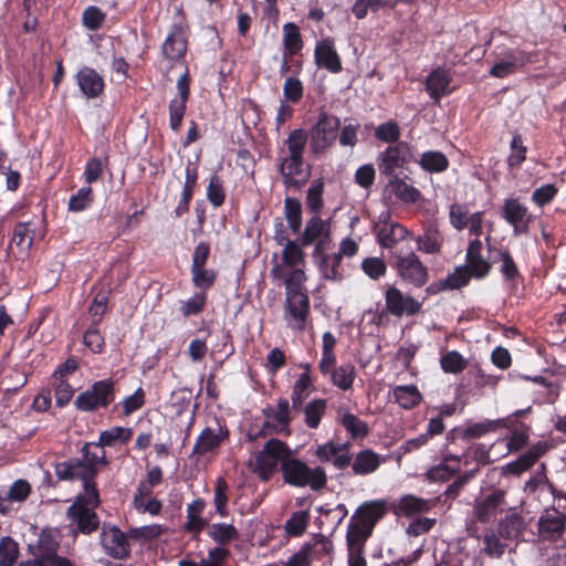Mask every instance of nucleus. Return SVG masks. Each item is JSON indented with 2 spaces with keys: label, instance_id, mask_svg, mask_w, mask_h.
Returning a JSON list of instances; mask_svg holds the SVG:
<instances>
[{
  "label": "nucleus",
  "instance_id": "obj_1",
  "mask_svg": "<svg viewBox=\"0 0 566 566\" xmlns=\"http://www.w3.org/2000/svg\"><path fill=\"white\" fill-rule=\"evenodd\" d=\"M528 523L525 517L514 509H509L506 514L502 516L496 527L481 528L476 523H468L467 530L471 537L482 539L483 552L490 558H501L509 544L516 545L524 542V533Z\"/></svg>",
  "mask_w": 566,
  "mask_h": 566
},
{
  "label": "nucleus",
  "instance_id": "obj_2",
  "mask_svg": "<svg viewBox=\"0 0 566 566\" xmlns=\"http://www.w3.org/2000/svg\"><path fill=\"white\" fill-rule=\"evenodd\" d=\"M306 274L303 269L291 270L285 280L284 316L289 327L302 332L311 316V301L304 287Z\"/></svg>",
  "mask_w": 566,
  "mask_h": 566
},
{
  "label": "nucleus",
  "instance_id": "obj_3",
  "mask_svg": "<svg viewBox=\"0 0 566 566\" xmlns=\"http://www.w3.org/2000/svg\"><path fill=\"white\" fill-rule=\"evenodd\" d=\"M282 481L293 488H310L314 492L322 491L327 484V474L323 467H310L292 451L287 461L280 468Z\"/></svg>",
  "mask_w": 566,
  "mask_h": 566
},
{
  "label": "nucleus",
  "instance_id": "obj_4",
  "mask_svg": "<svg viewBox=\"0 0 566 566\" xmlns=\"http://www.w3.org/2000/svg\"><path fill=\"white\" fill-rule=\"evenodd\" d=\"M99 491L96 497L91 493H80L66 510L73 534L91 535L99 527L101 521L95 510L101 505Z\"/></svg>",
  "mask_w": 566,
  "mask_h": 566
},
{
  "label": "nucleus",
  "instance_id": "obj_5",
  "mask_svg": "<svg viewBox=\"0 0 566 566\" xmlns=\"http://www.w3.org/2000/svg\"><path fill=\"white\" fill-rule=\"evenodd\" d=\"M292 449L289 444L277 438L268 440L262 450L253 453L249 467L262 482H269L277 468L283 465L284 461L291 455Z\"/></svg>",
  "mask_w": 566,
  "mask_h": 566
},
{
  "label": "nucleus",
  "instance_id": "obj_6",
  "mask_svg": "<svg viewBox=\"0 0 566 566\" xmlns=\"http://www.w3.org/2000/svg\"><path fill=\"white\" fill-rule=\"evenodd\" d=\"M176 20L161 45V54L172 67L185 60L188 51L189 25L186 21L182 6L176 7Z\"/></svg>",
  "mask_w": 566,
  "mask_h": 566
},
{
  "label": "nucleus",
  "instance_id": "obj_7",
  "mask_svg": "<svg viewBox=\"0 0 566 566\" xmlns=\"http://www.w3.org/2000/svg\"><path fill=\"white\" fill-rule=\"evenodd\" d=\"M411 161H416L415 147L408 142L388 145L376 158L380 176L387 179L399 176Z\"/></svg>",
  "mask_w": 566,
  "mask_h": 566
},
{
  "label": "nucleus",
  "instance_id": "obj_8",
  "mask_svg": "<svg viewBox=\"0 0 566 566\" xmlns=\"http://www.w3.org/2000/svg\"><path fill=\"white\" fill-rule=\"evenodd\" d=\"M116 382L112 378L94 381L93 385L76 396L74 407L82 412H95L106 409L115 400Z\"/></svg>",
  "mask_w": 566,
  "mask_h": 566
},
{
  "label": "nucleus",
  "instance_id": "obj_9",
  "mask_svg": "<svg viewBox=\"0 0 566 566\" xmlns=\"http://www.w3.org/2000/svg\"><path fill=\"white\" fill-rule=\"evenodd\" d=\"M340 120L337 116L321 111L316 124L310 132L311 150L315 155L324 154L337 139Z\"/></svg>",
  "mask_w": 566,
  "mask_h": 566
},
{
  "label": "nucleus",
  "instance_id": "obj_10",
  "mask_svg": "<svg viewBox=\"0 0 566 566\" xmlns=\"http://www.w3.org/2000/svg\"><path fill=\"white\" fill-rule=\"evenodd\" d=\"M391 266L403 283L413 287L420 289L429 281L428 268L413 251L406 255H396Z\"/></svg>",
  "mask_w": 566,
  "mask_h": 566
},
{
  "label": "nucleus",
  "instance_id": "obj_11",
  "mask_svg": "<svg viewBox=\"0 0 566 566\" xmlns=\"http://www.w3.org/2000/svg\"><path fill=\"white\" fill-rule=\"evenodd\" d=\"M190 74L188 67L177 80V95L169 101V127L172 132L179 133L186 115L187 104L190 98Z\"/></svg>",
  "mask_w": 566,
  "mask_h": 566
},
{
  "label": "nucleus",
  "instance_id": "obj_12",
  "mask_svg": "<svg viewBox=\"0 0 566 566\" xmlns=\"http://www.w3.org/2000/svg\"><path fill=\"white\" fill-rule=\"evenodd\" d=\"M506 493L501 489H495L480 500L475 501L473 506V520L469 523L489 524L499 513H502L507 505Z\"/></svg>",
  "mask_w": 566,
  "mask_h": 566
},
{
  "label": "nucleus",
  "instance_id": "obj_13",
  "mask_svg": "<svg viewBox=\"0 0 566 566\" xmlns=\"http://www.w3.org/2000/svg\"><path fill=\"white\" fill-rule=\"evenodd\" d=\"M537 532L543 542H557L566 532V513L555 506L544 509L537 521Z\"/></svg>",
  "mask_w": 566,
  "mask_h": 566
},
{
  "label": "nucleus",
  "instance_id": "obj_14",
  "mask_svg": "<svg viewBox=\"0 0 566 566\" xmlns=\"http://www.w3.org/2000/svg\"><path fill=\"white\" fill-rule=\"evenodd\" d=\"M277 160L279 172L285 188L298 190L308 182L311 166L305 164L304 158H279Z\"/></svg>",
  "mask_w": 566,
  "mask_h": 566
},
{
  "label": "nucleus",
  "instance_id": "obj_15",
  "mask_svg": "<svg viewBox=\"0 0 566 566\" xmlns=\"http://www.w3.org/2000/svg\"><path fill=\"white\" fill-rule=\"evenodd\" d=\"M501 217L513 228L514 235L527 234L534 217L518 198H507L502 206Z\"/></svg>",
  "mask_w": 566,
  "mask_h": 566
},
{
  "label": "nucleus",
  "instance_id": "obj_16",
  "mask_svg": "<svg viewBox=\"0 0 566 566\" xmlns=\"http://www.w3.org/2000/svg\"><path fill=\"white\" fill-rule=\"evenodd\" d=\"M374 232L378 244L385 249H392L407 238H412V233L399 222L392 221L388 213L379 217Z\"/></svg>",
  "mask_w": 566,
  "mask_h": 566
},
{
  "label": "nucleus",
  "instance_id": "obj_17",
  "mask_svg": "<svg viewBox=\"0 0 566 566\" xmlns=\"http://www.w3.org/2000/svg\"><path fill=\"white\" fill-rule=\"evenodd\" d=\"M78 458H70L65 461L56 462L54 464V473L60 482H74L81 481L83 485V493H91L96 497L97 483L91 482L86 473L82 469Z\"/></svg>",
  "mask_w": 566,
  "mask_h": 566
},
{
  "label": "nucleus",
  "instance_id": "obj_18",
  "mask_svg": "<svg viewBox=\"0 0 566 566\" xmlns=\"http://www.w3.org/2000/svg\"><path fill=\"white\" fill-rule=\"evenodd\" d=\"M385 306L389 314L401 317L417 315L422 303L410 295H405L398 287L389 286L385 292Z\"/></svg>",
  "mask_w": 566,
  "mask_h": 566
},
{
  "label": "nucleus",
  "instance_id": "obj_19",
  "mask_svg": "<svg viewBox=\"0 0 566 566\" xmlns=\"http://www.w3.org/2000/svg\"><path fill=\"white\" fill-rule=\"evenodd\" d=\"M101 545L109 557L125 559L129 557L130 545L126 534L117 526L104 525L99 535Z\"/></svg>",
  "mask_w": 566,
  "mask_h": 566
},
{
  "label": "nucleus",
  "instance_id": "obj_20",
  "mask_svg": "<svg viewBox=\"0 0 566 566\" xmlns=\"http://www.w3.org/2000/svg\"><path fill=\"white\" fill-rule=\"evenodd\" d=\"M82 457L78 458L84 473L91 482H96V478L99 473L101 467H107L109 464L106 458V452L103 448L96 447V442H85L81 450Z\"/></svg>",
  "mask_w": 566,
  "mask_h": 566
},
{
  "label": "nucleus",
  "instance_id": "obj_21",
  "mask_svg": "<svg viewBox=\"0 0 566 566\" xmlns=\"http://www.w3.org/2000/svg\"><path fill=\"white\" fill-rule=\"evenodd\" d=\"M385 500H371L361 503L354 512L352 520L374 531L376 524L388 513Z\"/></svg>",
  "mask_w": 566,
  "mask_h": 566
},
{
  "label": "nucleus",
  "instance_id": "obj_22",
  "mask_svg": "<svg viewBox=\"0 0 566 566\" xmlns=\"http://www.w3.org/2000/svg\"><path fill=\"white\" fill-rule=\"evenodd\" d=\"M494 262H500L499 272L512 291H515L518 284L524 282V276L509 248L497 249Z\"/></svg>",
  "mask_w": 566,
  "mask_h": 566
},
{
  "label": "nucleus",
  "instance_id": "obj_23",
  "mask_svg": "<svg viewBox=\"0 0 566 566\" xmlns=\"http://www.w3.org/2000/svg\"><path fill=\"white\" fill-rule=\"evenodd\" d=\"M75 81L81 93L88 99L97 98L105 90L103 76L91 66L81 67L75 74Z\"/></svg>",
  "mask_w": 566,
  "mask_h": 566
},
{
  "label": "nucleus",
  "instance_id": "obj_24",
  "mask_svg": "<svg viewBox=\"0 0 566 566\" xmlns=\"http://www.w3.org/2000/svg\"><path fill=\"white\" fill-rule=\"evenodd\" d=\"M483 243L480 239H473L469 242L465 252V266L473 274V279L482 280L486 277L491 270L492 263L482 255Z\"/></svg>",
  "mask_w": 566,
  "mask_h": 566
},
{
  "label": "nucleus",
  "instance_id": "obj_25",
  "mask_svg": "<svg viewBox=\"0 0 566 566\" xmlns=\"http://www.w3.org/2000/svg\"><path fill=\"white\" fill-rule=\"evenodd\" d=\"M315 64L318 69H325L331 73L342 72L340 57L334 46L333 40L325 38L317 42L314 51Z\"/></svg>",
  "mask_w": 566,
  "mask_h": 566
},
{
  "label": "nucleus",
  "instance_id": "obj_26",
  "mask_svg": "<svg viewBox=\"0 0 566 566\" xmlns=\"http://www.w3.org/2000/svg\"><path fill=\"white\" fill-rule=\"evenodd\" d=\"M412 239L417 250L426 254H440L444 244V237L437 222L426 223L422 233Z\"/></svg>",
  "mask_w": 566,
  "mask_h": 566
},
{
  "label": "nucleus",
  "instance_id": "obj_27",
  "mask_svg": "<svg viewBox=\"0 0 566 566\" xmlns=\"http://www.w3.org/2000/svg\"><path fill=\"white\" fill-rule=\"evenodd\" d=\"M452 76L446 67L438 66L433 69L426 78V92L436 103L440 102L443 96L451 94L450 84Z\"/></svg>",
  "mask_w": 566,
  "mask_h": 566
},
{
  "label": "nucleus",
  "instance_id": "obj_28",
  "mask_svg": "<svg viewBox=\"0 0 566 566\" xmlns=\"http://www.w3.org/2000/svg\"><path fill=\"white\" fill-rule=\"evenodd\" d=\"M207 503L203 499L198 497L187 504V521L182 526L185 533L191 534L192 538H197L199 534L208 526V520L202 517Z\"/></svg>",
  "mask_w": 566,
  "mask_h": 566
},
{
  "label": "nucleus",
  "instance_id": "obj_29",
  "mask_svg": "<svg viewBox=\"0 0 566 566\" xmlns=\"http://www.w3.org/2000/svg\"><path fill=\"white\" fill-rule=\"evenodd\" d=\"M546 452V444L537 442L533 444L526 452L522 453L514 461L505 465V471L513 475H520L530 470Z\"/></svg>",
  "mask_w": 566,
  "mask_h": 566
},
{
  "label": "nucleus",
  "instance_id": "obj_30",
  "mask_svg": "<svg viewBox=\"0 0 566 566\" xmlns=\"http://www.w3.org/2000/svg\"><path fill=\"white\" fill-rule=\"evenodd\" d=\"M35 235V227L32 221L15 223L12 230L10 244H14L21 258L28 256Z\"/></svg>",
  "mask_w": 566,
  "mask_h": 566
},
{
  "label": "nucleus",
  "instance_id": "obj_31",
  "mask_svg": "<svg viewBox=\"0 0 566 566\" xmlns=\"http://www.w3.org/2000/svg\"><path fill=\"white\" fill-rule=\"evenodd\" d=\"M331 226L328 220H323L319 216H313L306 221L304 231L300 240L304 247H310L319 239L327 238L331 241Z\"/></svg>",
  "mask_w": 566,
  "mask_h": 566
},
{
  "label": "nucleus",
  "instance_id": "obj_32",
  "mask_svg": "<svg viewBox=\"0 0 566 566\" xmlns=\"http://www.w3.org/2000/svg\"><path fill=\"white\" fill-rule=\"evenodd\" d=\"M406 178L407 176H405V178H401L400 176L389 178L387 179V187L390 193L401 202L417 203L422 197L421 191L415 186L407 184Z\"/></svg>",
  "mask_w": 566,
  "mask_h": 566
},
{
  "label": "nucleus",
  "instance_id": "obj_33",
  "mask_svg": "<svg viewBox=\"0 0 566 566\" xmlns=\"http://www.w3.org/2000/svg\"><path fill=\"white\" fill-rule=\"evenodd\" d=\"M381 464V458L371 449L359 451L353 459L352 472L354 475H368L377 471Z\"/></svg>",
  "mask_w": 566,
  "mask_h": 566
},
{
  "label": "nucleus",
  "instance_id": "obj_34",
  "mask_svg": "<svg viewBox=\"0 0 566 566\" xmlns=\"http://www.w3.org/2000/svg\"><path fill=\"white\" fill-rule=\"evenodd\" d=\"M228 437V430L224 433H216L211 428H205L196 440L192 448V455H206L220 447L222 441Z\"/></svg>",
  "mask_w": 566,
  "mask_h": 566
},
{
  "label": "nucleus",
  "instance_id": "obj_35",
  "mask_svg": "<svg viewBox=\"0 0 566 566\" xmlns=\"http://www.w3.org/2000/svg\"><path fill=\"white\" fill-rule=\"evenodd\" d=\"M415 163L429 174L444 172L450 166L448 157L440 150H427L421 154L419 159L416 158Z\"/></svg>",
  "mask_w": 566,
  "mask_h": 566
},
{
  "label": "nucleus",
  "instance_id": "obj_36",
  "mask_svg": "<svg viewBox=\"0 0 566 566\" xmlns=\"http://www.w3.org/2000/svg\"><path fill=\"white\" fill-rule=\"evenodd\" d=\"M394 401L402 409L410 410L422 401V395L415 385H399L392 389Z\"/></svg>",
  "mask_w": 566,
  "mask_h": 566
},
{
  "label": "nucleus",
  "instance_id": "obj_37",
  "mask_svg": "<svg viewBox=\"0 0 566 566\" xmlns=\"http://www.w3.org/2000/svg\"><path fill=\"white\" fill-rule=\"evenodd\" d=\"M491 56L493 60L514 63L521 67L534 62L532 53L521 50L520 48L496 46L491 53Z\"/></svg>",
  "mask_w": 566,
  "mask_h": 566
},
{
  "label": "nucleus",
  "instance_id": "obj_38",
  "mask_svg": "<svg viewBox=\"0 0 566 566\" xmlns=\"http://www.w3.org/2000/svg\"><path fill=\"white\" fill-rule=\"evenodd\" d=\"M207 528L208 536L218 544L217 547H224L239 538V531L233 524L208 523Z\"/></svg>",
  "mask_w": 566,
  "mask_h": 566
},
{
  "label": "nucleus",
  "instance_id": "obj_39",
  "mask_svg": "<svg viewBox=\"0 0 566 566\" xmlns=\"http://www.w3.org/2000/svg\"><path fill=\"white\" fill-rule=\"evenodd\" d=\"M133 437V429L128 427H113L99 433L96 447H115L116 444H126Z\"/></svg>",
  "mask_w": 566,
  "mask_h": 566
},
{
  "label": "nucleus",
  "instance_id": "obj_40",
  "mask_svg": "<svg viewBox=\"0 0 566 566\" xmlns=\"http://www.w3.org/2000/svg\"><path fill=\"white\" fill-rule=\"evenodd\" d=\"M432 505L430 500L407 494L400 497L397 504V513L409 517L419 513L429 512Z\"/></svg>",
  "mask_w": 566,
  "mask_h": 566
},
{
  "label": "nucleus",
  "instance_id": "obj_41",
  "mask_svg": "<svg viewBox=\"0 0 566 566\" xmlns=\"http://www.w3.org/2000/svg\"><path fill=\"white\" fill-rule=\"evenodd\" d=\"M505 420L497 419V420H485L482 422H475V423H469L467 427H462V430L460 431V436L462 440H472L478 439L486 433L494 432L499 428L504 427Z\"/></svg>",
  "mask_w": 566,
  "mask_h": 566
},
{
  "label": "nucleus",
  "instance_id": "obj_42",
  "mask_svg": "<svg viewBox=\"0 0 566 566\" xmlns=\"http://www.w3.org/2000/svg\"><path fill=\"white\" fill-rule=\"evenodd\" d=\"M308 134L303 128L293 129L284 140V145L287 148V155H281L279 158L303 159Z\"/></svg>",
  "mask_w": 566,
  "mask_h": 566
},
{
  "label": "nucleus",
  "instance_id": "obj_43",
  "mask_svg": "<svg viewBox=\"0 0 566 566\" xmlns=\"http://www.w3.org/2000/svg\"><path fill=\"white\" fill-rule=\"evenodd\" d=\"M303 46L304 42L300 28L293 22L285 23L283 25V53L285 55H297Z\"/></svg>",
  "mask_w": 566,
  "mask_h": 566
},
{
  "label": "nucleus",
  "instance_id": "obj_44",
  "mask_svg": "<svg viewBox=\"0 0 566 566\" xmlns=\"http://www.w3.org/2000/svg\"><path fill=\"white\" fill-rule=\"evenodd\" d=\"M229 493L230 486L224 476H218L214 482L213 490V505L216 514L220 517H227L230 514L229 511Z\"/></svg>",
  "mask_w": 566,
  "mask_h": 566
},
{
  "label": "nucleus",
  "instance_id": "obj_45",
  "mask_svg": "<svg viewBox=\"0 0 566 566\" xmlns=\"http://www.w3.org/2000/svg\"><path fill=\"white\" fill-rule=\"evenodd\" d=\"M305 248L301 240L289 241L286 245L283 248L281 256L282 263L285 266L293 269H298L297 266L305 264V252L303 251Z\"/></svg>",
  "mask_w": 566,
  "mask_h": 566
},
{
  "label": "nucleus",
  "instance_id": "obj_46",
  "mask_svg": "<svg viewBox=\"0 0 566 566\" xmlns=\"http://www.w3.org/2000/svg\"><path fill=\"white\" fill-rule=\"evenodd\" d=\"M339 423L349 433L353 440H363L369 433V428L366 421L358 418L356 415L345 412L339 417Z\"/></svg>",
  "mask_w": 566,
  "mask_h": 566
},
{
  "label": "nucleus",
  "instance_id": "obj_47",
  "mask_svg": "<svg viewBox=\"0 0 566 566\" xmlns=\"http://www.w3.org/2000/svg\"><path fill=\"white\" fill-rule=\"evenodd\" d=\"M371 534V530L350 518L346 534L347 549H365V543Z\"/></svg>",
  "mask_w": 566,
  "mask_h": 566
},
{
  "label": "nucleus",
  "instance_id": "obj_48",
  "mask_svg": "<svg viewBox=\"0 0 566 566\" xmlns=\"http://www.w3.org/2000/svg\"><path fill=\"white\" fill-rule=\"evenodd\" d=\"M329 376H331V382L335 387H337L344 391L349 390V389H352L355 377H356L355 366L352 363L343 364V365L336 367L329 374Z\"/></svg>",
  "mask_w": 566,
  "mask_h": 566
},
{
  "label": "nucleus",
  "instance_id": "obj_49",
  "mask_svg": "<svg viewBox=\"0 0 566 566\" xmlns=\"http://www.w3.org/2000/svg\"><path fill=\"white\" fill-rule=\"evenodd\" d=\"M284 216L293 233H300L302 228V203L297 198L284 199Z\"/></svg>",
  "mask_w": 566,
  "mask_h": 566
},
{
  "label": "nucleus",
  "instance_id": "obj_50",
  "mask_svg": "<svg viewBox=\"0 0 566 566\" xmlns=\"http://www.w3.org/2000/svg\"><path fill=\"white\" fill-rule=\"evenodd\" d=\"M401 129L399 124L389 119L385 123L379 124L375 128V138L381 143H386L388 145H396L400 143Z\"/></svg>",
  "mask_w": 566,
  "mask_h": 566
},
{
  "label": "nucleus",
  "instance_id": "obj_51",
  "mask_svg": "<svg viewBox=\"0 0 566 566\" xmlns=\"http://www.w3.org/2000/svg\"><path fill=\"white\" fill-rule=\"evenodd\" d=\"M327 402L325 399L317 398L308 402L304 408V422L310 429H316L323 416L325 415Z\"/></svg>",
  "mask_w": 566,
  "mask_h": 566
},
{
  "label": "nucleus",
  "instance_id": "obj_52",
  "mask_svg": "<svg viewBox=\"0 0 566 566\" xmlns=\"http://www.w3.org/2000/svg\"><path fill=\"white\" fill-rule=\"evenodd\" d=\"M190 273L193 286L203 293L214 285L218 277L217 271L213 269H206V266L190 268Z\"/></svg>",
  "mask_w": 566,
  "mask_h": 566
},
{
  "label": "nucleus",
  "instance_id": "obj_53",
  "mask_svg": "<svg viewBox=\"0 0 566 566\" xmlns=\"http://www.w3.org/2000/svg\"><path fill=\"white\" fill-rule=\"evenodd\" d=\"M311 386V375L307 373H302L292 388L291 401L293 410L300 411L302 409L303 402L308 396L307 389Z\"/></svg>",
  "mask_w": 566,
  "mask_h": 566
},
{
  "label": "nucleus",
  "instance_id": "obj_54",
  "mask_svg": "<svg viewBox=\"0 0 566 566\" xmlns=\"http://www.w3.org/2000/svg\"><path fill=\"white\" fill-rule=\"evenodd\" d=\"M226 188L221 176L217 172L210 176L209 184L207 186V200L214 207H221L226 201Z\"/></svg>",
  "mask_w": 566,
  "mask_h": 566
},
{
  "label": "nucleus",
  "instance_id": "obj_55",
  "mask_svg": "<svg viewBox=\"0 0 566 566\" xmlns=\"http://www.w3.org/2000/svg\"><path fill=\"white\" fill-rule=\"evenodd\" d=\"M342 258L339 254H331L328 258L319 262L318 271L325 280L340 281L344 275L340 269Z\"/></svg>",
  "mask_w": 566,
  "mask_h": 566
},
{
  "label": "nucleus",
  "instance_id": "obj_56",
  "mask_svg": "<svg viewBox=\"0 0 566 566\" xmlns=\"http://www.w3.org/2000/svg\"><path fill=\"white\" fill-rule=\"evenodd\" d=\"M324 182L322 179L313 181L306 192V206L310 212L318 216L324 207L323 201Z\"/></svg>",
  "mask_w": 566,
  "mask_h": 566
},
{
  "label": "nucleus",
  "instance_id": "obj_57",
  "mask_svg": "<svg viewBox=\"0 0 566 566\" xmlns=\"http://www.w3.org/2000/svg\"><path fill=\"white\" fill-rule=\"evenodd\" d=\"M94 201V193L91 186L80 188L76 193L69 199V210L72 212H81L88 209Z\"/></svg>",
  "mask_w": 566,
  "mask_h": 566
},
{
  "label": "nucleus",
  "instance_id": "obj_58",
  "mask_svg": "<svg viewBox=\"0 0 566 566\" xmlns=\"http://www.w3.org/2000/svg\"><path fill=\"white\" fill-rule=\"evenodd\" d=\"M84 345L94 354H101L105 348V339L98 328V322L93 321L83 335Z\"/></svg>",
  "mask_w": 566,
  "mask_h": 566
},
{
  "label": "nucleus",
  "instance_id": "obj_59",
  "mask_svg": "<svg viewBox=\"0 0 566 566\" xmlns=\"http://www.w3.org/2000/svg\"><path fill=\"white\" fill-rule=\"evenodd\" d=\"M511 153L507 157L510 168H520L526 159L527 147L523 144L521 134H514L510 144Z\"/></svg>",
  "mask_w": 566,
  "mask_h": 566
},
{
  "label": "nucleus",
  "instance_id": "obj_60",
  "mask_svg": "<svg viewBox=\"0 0 566 566\" xmlns=\"http://www.w3.org/2000/svg\"><path fill=\"white\" fill-rule=\"evenodd\" d=\"M59 549V544L50 536L42 535L38 539V545L32 549V554L35 559L41 560V563L45 564L49 558L55 556Z\"/></svg>",
  "mask_w": 566,
  "mask_h": 566
},
{
  "label": "nucleus",
  "instance_id": "obj_61",
  "mask_svg": "<svg viewBox=\"0 0 566 566\" xmlns=\"http://www.w3.org/2000/svg\"><path fill=\"white\" fill-rule=\"evenodd\" d=\"M310 513L307 511H298L292 513L285 523V531L291 536H302L308 525Z\"/></svg>",
  "mask_w": 566,
  "mask_h": 566
},
{
  "label": "nucleus",
  "instance_id": "obj_62",
  "mask_svg": "<svg viewBox=\"0 0 566 566\" xmlns=\"http://www.w3.org/2000/svg\"><path fill=\"white\" fill-rule=\"evenodd\" d=\"M469 208L465 203L454 202L449 207V222L458 231L469 226Z\"/></svg>",
  "mask_w": 566,
  "mask_h": 566
},
{
  "label": "nucleus",
  "instance_id": "obj_63",
  "mask_svg": "<svg viewBox=\"0 0 566 566\" xmlns=\"http://www.w3.org/2000/svg\"><path fill=\"white\" fill-rule=\"evenodd\" d=\"M19 556L18 543L6 536L0 541V566H13Z\"/></svg>",
  "mask_w": 566,
  "mask_h": 566
},
{
  "label": "nucleus",
  "instance_id": "obj_64",
  "mask_svg": "<svg viewBox=\"0 0 566 566\" xmlns=\"http://www.w3.org/2000/svg\"><path fill=\"white\" fill-rule=\"evenodd\" d=\"M441 368L448 374H459L467 367V360L457 350H450L440 359Z\"/></svg>",
  "mask_w": 566,
  "mask_h": 566
}]
</instances>
